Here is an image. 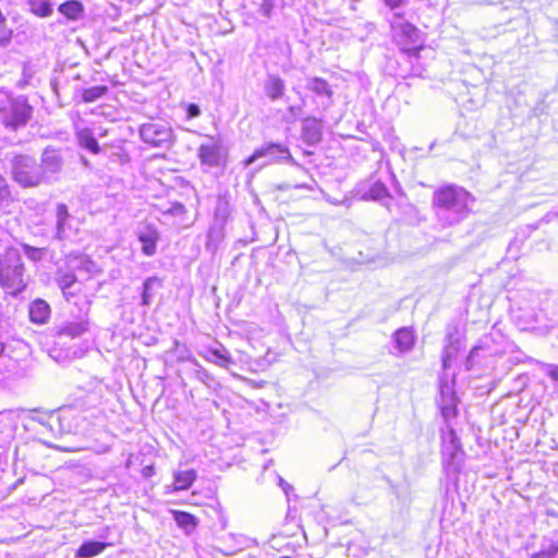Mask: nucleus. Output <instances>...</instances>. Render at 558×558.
Segmentation results:
<instances>
[{"instance_id":"aec40b11","label":"nucleus","mask_w":558,"mask_h":558,"mask_svg":"<svg viewBox=\"0 0 558 558\" xmlns=\"http://www.w3.org/2000/svg\"><path fill=\"white\" fill-rule=\"evenodd\" d=\"M322 131L320 125L315 119H307L303 123L302 128V137L303 140L310 144L314 145L320 141Z\"/></svg>"},{"instance_id":"e433bc0d","label":"nucleus","mask_w":558,"mask_h":558,"mask_svg":"<svg viewBox=\"0 0 558 558\" xmlns=\"http://www.w3.org/2000/svg\"><path fill=\"white\" fill-rule=\"evenodd\" d=\"M454 351H456V349H451V348L445 349V352L442 354V364H444L445 368H447L449 366V360L451 359V355L453 354Z\"/></svg>"},{"instance_id":"ddd939ff","label":"nucleus","mask_w":558,"mask_h":558,"mask_svg":"<svg viewBox=\"0 0 558 558\" xmlns=\"http://www.w3.org/2000/svg\"><path fill=\"white\" fill-rule=\"evenodd\" d=\"M199 161L208 167H217L220 161V145L210 138L208 143H203L197 151Z\"/></svg>"},{"instance_id":"ea45409f","label":"nucleus","mask_w":558,"mask_h":558,"mask_svg":"<svg viewBox=\"0 0 558 558\" xmlns=\"http://www.w3.org/2000/svg\"><path fill=\"white\" fill-rule=\"evenodd\" d=\"M480 350L478 347H474L471 351H470V354L468 356V360H466V368H471L472 366V362L473 360L476 357L477 355V351Z\"/></svg>"},{"instance_id":"c9c22d12","label":"nucleus","mask_w":558,"mask_h":558,"mask_svg":"<svg viewBox=\"0 0 558 558\" xmlns=\"http://www.w3.org/2000/svg\"><path fill=\"white\" fill-rule=\"evenodd\" d=\"M23 248H24V252L26 253V255L32 258V259H37L39 258V251L37 248H34L27 244H24L23 245Z\"/></svg>"},{"instance_id":"39448f33","label":"nucleus","mask_w":558,"mask_h":558,"mask_svg":"<svg viewBox=\"0 0 558 558\" xmlns=\"http://www.w3.org/2000/svg\"><path fill=\"white\" fill-rule=\"evenodd\" d=\"M12 178L22 187H35L45 182L43 171L37 161L26 155H20L12 160Z\"/></svg>"},{"instance_id":"b1692460","label":"nucleus","mask_w":558,"mask_h":558,"mask_svg":"<svg viewBox=\"0 0 558 558\" xmlns=\"http://www.w3.org/2000/svg\"><path fill=\"white\" fill-rule=\"evenodd\" d=\"M173 519L178 526L183 529L187 534H190L197 525V519L191 513L184 511H173Z\"/></svg>"},{"instance_id":"9d476101","label":"nucleus","mask_w":558,"mask_h":558,"mask_svg":"<svg viewBox=\"0 0 558 558\" xmlns=\"http://www.w3.org/2000/svg\"><path fill=\"white\" fill-rule=\"evenodd\" d=\"M43 171L45 182L47 183L52 175L62 169V158L58 150L46 148L41 155V161L38 163Z\"/></svg>"},{"instance_id":"423d86ee","label":"nucleus","mask_w":558,"mask_h":558,"mask_svg":"<svg viewBox=\"0 0 558 558\" xmlns=\"http://www.w3.org/2000/svg\"><path fill=\"white\" fill-rule=\"evenodd\" d=\"M57 283L69 303L73 302L78 307L80 313L88 314L90 302L85 294H81L82 284L77 282L73 272H59Z\"/></svg>"},{"instance_id":"5701e85b","label":"nucleus","mask_w":558,"mask_h":558,"mask_svg":"<svg viewBox=\"0 0 558 558\" xmlns=\"http://www.w3.org/2000/svg\"><path fill=\"white\" fill-rule=\"evenodd\" d=\"M264 89L268 98L277 100L284 93V82L277 75H270L265 82Z\"/></svg>"},{"instance_id":"4468645a","label":"nucleus","mask_w":558,"mask_h":558,"mask_svg":"<svg viewBox=\"0 0 558 558\" xmlns=\"http://www.w3.org/2000/svg\"><path fill=\"white\" fill-rule=\"evenodd\" d=\"M392 340L397 352L403 354L411 351L414 347L415 336L411 328L402 327L393 333Z\"/></svg>"},{"instance_id":"393cba45","label":"nucleus","mask_w":558,"mask_h":558,"mask_svg":"<svg viewBox=\"0 0 558 558\" xmlns=\"http://www.w3.org/2000/svg\"><path fill=\"white\" fill-rule=\"evenodd\" d=\"M365 198H369L373 201H383L390 198L388 189L380 181H375L371 184L368 191L364 195Z\"/></svg>"},{"instance_id":"a878e982","label":"nucleus","mask_w":558,"mask_h":558,"mask_svg":"<svg viewBox=\"0 0 558 558\" xmlns=\"http://www.w3.org/2000/svg\"><path fill=\"white\" fill-rule=\"evenodd\" d=\"M161 287V280L157 277H149L143 284L142 304L147 306L154 296V289Z\"/></svg>"},{"instance_id":"c85d7f7f","label":"nucleus","mask_w":558,"mask_h":558,"mask_svg":"<svg viewBox=\"0 0 558 558\" xmlns=\"http://www.w3.org/2000/svg\"><path fill=\"white\" fill-rule=\"evenodd\" d=\"M59 11L70 20H76L83 11V5L76 0H70L59 7Z\"/></svg>"},{"instance_id":"0eeeda50","label":"nucleus","mask_w":558,"mask_h":558,"mask_svg":"<svg viewBox=\"0 0 558 558\" xmlns=\"http://www.w3.org/2000/svg\"><path fill=\"white\" fill-rule=\"evenodd\" d=\"M260 158L265 159L264 163L262 165L263 167L282 161L294 162V159L292 158L287 146L271 142L256 148L254 153L247 159H245L244 165L246 167L251 166Z\"/></svg>"},{"instance_id":"79ce46f5","label":"nucleus","mask_w":558,"mask_h":558,"mask_svg":"<svg viewBox=\"0 0 558 558\" xmlns=\"http://www.w3.org/2000/svg\"><path fill=\"white\" fill-rule=\"evenodd\" d=\"M3 351V345L0 344V353Z\"/></svg>"},{"instance_id":"72a5a7b5","label":"nucleus","mask_w":558,"mask_h":558,"mask_svg":"<svg viewBox=\"0 0 558 558\" xmlns=\"http://www.w3.org/2000/svg\"><path fill=\"white\" fill-rule=\"evenodd\" d=\"M551 379L558 380V365L537 362Z\"/></svg>"},{"instance_id":"7c9ffc66","label":"nucleus","mask_w":558,"mask_h":558,"mask_svg":"<svg viewBox=\"0 0 558 558\" xmlns=\"http://www.w3.org/2000/svg\"><path fill=\"white\" fill-rule=\"evenodd\" d=\"M12 202V195L7 180L0 175V206L7 207Z\"/></svg>"},{"instance_id":"f3484780","label":"nucleus","mask_w":558,"mask_h":558,"mask_svg":"<svg viewBox=\"0 0 558 558\" xmlns=\"http://www.w3.org/2000/svg\"><path fill=\"white\" fill-rule=\"evenodd\" d=\"M29 319L35 324H45L50 316V306L44 300H35L29 305Z\"/></svg>"},{"instance_id":"7ed1b4c3","label":"nucleus","mask_w":558,"mask_h":558,"mask_svg":"<svg viewBox=\"0 0 558 558\" xmlns=\"http://www.w3.org/2000/svg\"><path fill=\"white\" fill-rule=\"evenodd\" d=\"M32 116V107L26 98H11L10 95L0 90V121L13 130L24 126Z\"/></svg>"},{"instance_id":"4be33fe9","label":"nucleus","mask_w":558,"mask_h":558,"mask_svg":"<svg viewBox=\"0 0 558 558\" xmlns=\"http://www.w3.org/2000/svg\"><path fill=\"white\" fill-rule=\"evenodd\" d=\"M109 544L96 541L84 542L76 550L75 556L77 558H92L101 554Z\"/></svg>"},{"instance_id":"f8f14e48","label":"nucleus","mask_w":558,"mask_h":558,"mask_svg":"<svg viewBox=\"0 0 558 558\" xmlns=\"http://www.w3.org/2000/svg\"><path fill=\"white\" fill-rule=\"evenodd\" d=\"M196 478L197 472L193 469L174 471L173 483L166 486V492L170 494L174 492L186 490L193 485Z\"/></svg>"},{"instance_id":"f257e3e1","label":"nucleus","mask_w":558,"mask_h":558,"mask_svg":"<svg viewBox=\"0 0 558 558\" xmlns=\"http://www.w3.org/2000/svg\"><path fill=\"white\" fill-rule=\"evenodd\" d=\"M473 201L466 190L454 185L439 189L434 194L436 214L444 226L462 221L471 211L470 205Z\"/></svg>"},{"instance_id":"f704fd0d","label":"nucleus","mask_w":558,"mask_h":558,"mask_svg":"<svg viewBox=\"0 0 558 558\" xmlns=\"http://www.w3.org/2000/svg\"><path fill=\"white\" fill-rule=\"evenodd\" d=\"M33 78V71L28 66L23 68V77L19 81L17 86L20 88H24L31 83V80Z\"/></svg>"},{"instance_id":"6ab92c4d","label":"nucleus","mask_w":558,"mask_h":558,"mask_svg":"<svg viewBox=\"0 0 558 558\" xmlns=\"http://www.w3.org/2000/svg\"><path fill=\"white\" fill-rule=\"evenodd\" d=\"M76 138L81 147L87 149L93 154L100 151V146L96 141L94 133L88 128H82L76 130Z\"/></svg>"},{"instance_id":"dca6fc26","label":"nucleus","mask_w":558,"mask_h":558,"mask_svg":"<svg viewBox=\"0 0 558 558\" xmlns=\"http://www.w3.org/2000/svg\"><path fill=\"white\" fill-rule=\"evenodd\" d=\"M444 457H449L450 463L456 464L460 461L461 445L453 429H450L442 444Z\"/></svg>"},{"instance_id":"9b49d317","label":"nucleus","mask_w":558,"mask_h":558,"mask_svg":"<svg viewBox=\"0 0 558 558\" xmlns=\"http://www.w3.org/2000/svg\"><path fill=\"white\" fill-rule=\"evenodd\" d=\"M83 314V317L76 320H69L61 324L58 329L57 333L59 336L69 337L71 339L78 338L86 333L89 330V320L86 317L87 314Z\"/></svg>"},{"instance_id":"bb28decb","label":"nucleus","mask_w":558,"mask_h":558,"mask_svg":"<svg viewBox=\"0 0 558 558\" xmlns=\"http://www.w3.org/2000/svg\"><path fill=\"white\" fill-rule=\"evenodd\" d=\"M558 553V541L545 537L542 542L541 550L531 558H553Z\"/></svg>"},{"instance_id":"20e7f679","label":"nucleus","mask_w":558,"mask_h":558,"mask_svg":"<svg viewBox=\"0 0 558 558\" xmlns=\"http://www.w3.org/2000/svg\"><path fill=\"white\" fill-rule=\"evenodd\" d=\"M390 26L392 36L401 49L416 57L418 51L423 48L420 31L398 13L393 14Z\"/></svg>"},{"instance_id":"a19ab883","label":"nucleus","mask_w":558,"mask_h":558,"mask_svg":"<svg viewBox=\"0 0 558 558\" xmlns=\"http://www.w3.org/2000/svg\"><path fill=\"white\" fill-rule=\"evenodd\" d=\"M279 486L282 488L287 496H289L290 490L293 489V487L282 477H279Z\"/></svg>"},{"instance_id":"412c9836","label":"nucleus","mask_w":558,"mask_h":558,"mask_svg":"<svg viewBox=\"0 0 558 558\" xmlns=\"http://www.w3.org/2000/svg\"><path fill=\"white\" fill-rule=\"evenodd\" d=\"M305 87L316 96L326 98L327 100H330L332 96L330 85L327 83V81L320 77H308L306 80Z\"/></svg>"},{"instance_id":"2eb2a0df","label":"nucleus","mask_w":558,"mask_h":558,"mask_svg":"<svg viewBox=\"0 0 558 558\" xmlns=\"http://www.w3.org/2000/svg\"><path fill=\"white\" fill-rule=\"evenodd\" d=\"M158 239V231L151 226H145L138 231V240L142 243V251L146 256H153L156 253V243Z\"/></svg>"},{"instance_id":"c756f323","label":"nucleus","mask_w":558,"mask_h":558,"mask_svg":"<svg viewBox=\"0 0 558 558\" xmlns=\"http://www.w3.org/2000/svg\"><path fill=\"white\" fill-rule=\"evenodd\" d=\"M108 92L107 86H93L82 92V98L85 102H94L101 98Z\"/></svg>"},{"instance_id":"a211bd4d","label":"nucleus","mask_w":558,"mask_h":558,"mask_svg":"<svg viewBox=\"0 0 558 558\" xmlns=\"http://www.w3.org/2000/svg\"><path fill=\"white\" fill-rule=\"evenodd\" d=\"M208 362L214 363L220 367L229 368L234 364V360L230 355L229 351L221 347L219 349H210L204 356Z\"/></svg>"},{"instance_id":"58836bf2","label":"nucleus","mask_w":558,"mask_h":558,"mask_svg":"<svg viewBox=\"0 0 558 558\" xmlns=\"http://www.w3.org/2000/svg\"><path fill=\"white\" fill-rule=\"evenodd\" d=\"M385 4L390 9H397L402 7L407 0H384Z\"/></svg>"},{"instance_id":"2f4dec72","label":"nucleus","mask_w":558,"mask_h":558,"mask_svg":"<svg viewBox=\"0 0 558 558\" xmlns=\"http://www.w3.org/2000/svg\"><path fill=\"white\" fill-rule=\"evenodd\" d=\"M12 36V31L7 24V20L0 10V45L8 43Z\"/></svg>"},{"instance_id":"f03ea898","label":"nucleus","mask_w":558,"mask_h":558,"mask_svg":"<svg viewBox=\"0 0 558 558\" xmlns=\"http://www.w3.org/2000/svg\"><path fill=\"white\" fill-rule=\"evenodd\" d=\"M0 284L12 295L19 294L26 287L24 266L17 248L9 247L0 254Z\"/></svg>"},{"instance_id":"473e14b6","label":"nucleus","mask_w":558,"mask_h":558,"mask_svg":"<svg viewBox=\"0 0 558 558\" xmlns=\"http://www.w3.org/2000/svg\"><path fill=\"white\" fill-rule=\"evenodd\" d=\"M191 361L194 364V366L196 367V369H195L196 378L198 380H201L202 383L206 384L210 379L208 372L203 366H201L199 363L195 359H192Z\"/></svg>"},{"instance_id":"6e6552de","label":"nucleus","mask_w":558,"mask_h":558,"mask_svg":"<svg viewBox=\"0 0 558 558\" xmlns=\"http://www.w3.org/2000/svg\"><path fill=\"white\" fill-rule=\"evenodd\" d=\"M140 136L143 142L154 146H169L172 143V130L165 123H145L140 129Z\"/></svg>"},{"instance_id":"1a4fd4ad","label":"nucleus","mask_w":558,"mask_h":558,"mask_svg":"<svg viewBox=\"0 0 558 558\" xmlns=\"http://www.w3.org/2000/svg\"><path fill=\"white\" fill-rule=\"evenodd\" d=\"M74 218L70 215L64 204H58L56 208V236L59 240L70 238L74 231Z\"/></svg>"},{"instance_id":"cd10ccee","label":"nucleus","mask_w":558,"mask_h":558,"mask_svg":"<svg viewBox=\"0 0 558 558\" xmlns=\"http://www.w3.org/2000/svg\"><path fill=\"white\" fill-rule=\"evenodd\" d=\"M29 10L39 17L49 16L52 13V5L48 0H28Z\"/></svg>"},{"instance_id":"4c0bfd02","label":"nucleus","mask_w":558,"mask_h":558,"mask_svg":"<svg viewBox=\"0 0 558 558\" xmlns=\"http://www.w3.org/2000/svg\"><path fill=\"white\" fill-rule=\"evenodd\" d=\"M199 114H201V110H199L198 106H196L194 104L189 105V107H187V117L189 118H196Z\"/></svg>"}]
</instances>
